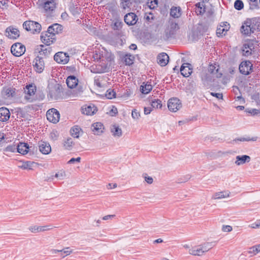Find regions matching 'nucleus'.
Returning a JSON list of instances; mask_svg holds the SVG:
<instances>
[{"instance_id":"47","label":"nucleus","mask_w":260,"mask_h":260,"mask_svg":"<svg viewBox=\"0 0 260 260\" xmlns=\"http://www.w3.org/2000/svg\"><path fill=\"white\" fill-rule=\"evenodd\" d=\"M17 145H10L5 148L4 151L5 152H17Z\"/></svg>"},{"instance_id":"14","label":"nucleus","mask_w":260,"mask_h":260,"mask_svg":"<svg viewBox=\"0 0 260 260\" xmlns=\"http://www.w3.org/2000/svg\"><path fill=\"white\" fill-rule=\"evenodd\" d=\"M54 59L58 63L65 64L69 61V56L66 53L59 52L54 55Z\"/></svg>"},{"instance_id":"15","label":"nucleus","mask_w":260,"mask_h":260,"mask_svg":"<svg viewBox=\"0 0 260 260\" xmlns=\"http://www.w3.org/2000/svg\"><path fill=\"white\" fill-rule=\"evenodd\" d=\"M33 63L35 70L38 73H42L45 67V63L43 58L41 56H37L34 60Z\"/></svg>"},{"instance_id":"39","label":"nucleus","mask_w":260,"mask_h":260,"mask_svg":"<svg viewBox=\"0 0 260 260\" xmlns=\"http://www.w3.org/2000/svg\"><path fill=\"white\" fill-rule=\"evenodd\" d=\"M135 57L131 54H126L123 57V60L126 65H131L133 63Z\"/></svg>"},{"instance_id":"5","label":"nucleus","mask_w":260,"mask_h":260,"mask_svg":"<svg viewBox=\"0 0 260 260\" xmlns=\"http://www.w3.org/2000/svg\"><path fill=\"white\" fill-rule=\"evenodd\" d=\"M23 28L32 34H39L41 30V25L36 21H26L23 23Z\"/></svg>"},{"instance_id":"52","label":"nucleus","mask_w":260,"mask_h":260,"mask_svg":"<svg viewBox=\"0 0 260 260\" xmlns=\"http://www.w3.org/2000/svg\"><path fill=\"white\" fill-rule=\"evenodd\" d=\"M247 112L251 114L252 115H260V110L256 109H252L247 111Z\"/></svg>"},{"instance_id":"23","label":"nucleus","mask_w":260,"mask_h":260,"mask_svg":"<svg viewBox=\"0 0 260 260\" xmlns=\"http://www.w3.org/2000/svg\"><path fill=\"white\" fill-rule=\"evenodd\" d=\"M219 66L216 63L211 64L209 66L208 71L210 74L212 75L215 78H220L222 74L219 73Z\"/></svg>"},{"instance_id":"20","label":"nucleus","mask_w":260,"mask_h":260,"mask_svg":"<svg viewBox=\"0 0 260 260\" xmlns=\"http://www.w3.org/2000/svg\"><path fill=\"white\" fill-rule=\"evenodd\" d=\"M53 226L51 225H47L44 226H31L29 228V231L34 233L42 232L52 230Z\"/></svg>"},{"instance_id":"35","label":"nucleus","mask_w":260,"mask_h":260,"mask_svg":"<svg viewBox=\"0 0 260 260\" xmlns=\"http://www.w3.org/2000/svg\"><path fill=\"white\" fill-rule=\"evenodd\" d=\"M230 192L229 191H223L216 192L213 196V198L214 199H221L226 198L230 197Z\"/></svg>"},{"instance_id":"57","label":"nucleus","mask_w":260,"mask_h":260,"mask_svg":"<svg viewBox=\"0 0 260 260\" xmlns=\"http://www.w3.org/2000/svg\"><path fill=\"white\" fill-rule=\"evenodd\" d=\"M237 140L240 141H256V138H252L250 139L249 138H241L235 140V141H237Z\"/></svg>"},{"instance_id":"33","label":"nucleus","mask_w":260,"mask_h":260,"mask_svg":"<svg viewBox=\"0 0 260 260\" xmlns=\"http://www.w3.org/2000/svg\"><path fill=\"white\" fill-rule=\"evenodd\" d=\"M112 135L115 137H120L122 135L121 129L116 125H112L110 128Z\"/></svg>"},{"instance_id":"12","label":"nucleus","mask_w":260,"mask_h":260,"mask_svg":"<svg viewBox=\"0 0 260 260\" xmlns=\"http://www.w3.org/2000/svg\"><path fill=\"white\" fill-rule=\"evenodd\" d=\"M252 64L249 61H242L239 66V71L243 75H247L252 71Z\"/></svg>"},{"instance_id":"3","label":"nucleus","mask_w":260,"mask_h":260,"mask_svg":"<svg viewBox=\"0 0 260 260\" xmlns=\"http://www.w3.org/2000/svg\"><path fill=\"white\" fill-rule=\"evenodd\" d=\"M215 246L213 242H206L203 244L192 247L189 250V253L194 256H202Z\"/></svg>"},{"instance_id":"9","label":"nucleus","mask_w":260,"mask_h":260,"mask_svg":"<svg viewBox=\"0 0 260 260\" xmlns=\"http://www.w3.org/2000/svg\"><path fill=\"white\" fill-rule=\"evenodd\" d=\"M11 53L15 56H20L25 51V47L21 43H17L13 44L11 48Z\"/></svg>"},{"instance_id":"38","label":"nucleus","mask_w":260,"mask_h":260,"mask_svg":"<svg viewBox=\"0 0 260 260\" xmlns=\"http://www.w3.org/2000/svg\"><path fill=\"white\" fill-rule=\"evenodd\" d=\"M81 131L80 127L77 125L73 126L71 129V135L75 138L79 137L80 133Z\"/></svg>"},{"instance_id":"46","label":"nucleus","mask_w":260,"mask_h":260,"mask_svg":"<svg viewBox=\"0 0 260 260\" xmlns=\"http://www.w3.org/2000/svg\"><path fill=\"white\" fill-rule=\"evenodd\" d=\"M66 176V172L63 170H60L56 173L54 176L55 178H58L59 180L63 179Z\"/></svg>"},{"instance_id":"27","label":"nucleus","mask_w":260,"mask_h":260,"mask_svg":"<svg viewBox=\"0 0 260 260\" xmlns=\"http://www.w3.org/2000/svg\"><path fill=\"white\" fill-rule=\"evenodd\" d=\"M51 34L54 35L55 36L56 34L60 32L62 30V26L58 23H54L49 26L47 29Z\"/></svg>"},{"instance_id":"10","label":"nucleus","mask_w":260,"mask_h":260,"mask_svg":"<svg viewBox=\"0 0 260 260\" xmlns=\"http://www.w3.org/2000/svg\"><path fill=\"white\" fill-rule=\"evenodd\" d=\"M41 39L42 42L46 46H50L55 41V36L51 32H49L47 30V31L42 33Z\"/></svg>"},{"instance_id":"45","label":"nucleus","mask_w":260,"mask_h":260,"mask_svg":"<svg viewBox=\"0 0 260 260\" xmlns=\"http://www.w3.org/2000/svg\"><path fill=\"white\" fill-rule=\"evenodd\" d=\"M151 106L152 108H161L162 107L161 101L159 99L152 100Z\"/></svg>"},{"instance_id":"58","label":"nucleus","mask_w":260,"mask_h":260,"mask_svg":"<svg viewBox=\"0 0 260 260\" xmlns=\"http://www.w3.org/2000/svg\"><path fill=\"white\" fill-rule=\"evenodd\" d=\"M81 160V158L78 157L77 158H72L70 160L68 161V164H74L75 162H80Z\"/></svg>"},{"instance_id":"48","label":"nucleus","mask_w":260,"mask_h":260,"mask_svg":"<svg viewBox=\"0 0 260 260\" xmlns=\"http://www.w3.org/2000/svg\"><path fill=\"white\" fill-rule=\"evenodd\" d=\"M244 4L242 1L236 0L234 3V7L236 10H241L243 8Z\"/></svg>"},{"instance_id":"25","label":"nucleus","mask_w":260,"mask_h":260,"mask_svg":"<svg viewBox=\"0 0 260 260\" xmlns=\"http://www.w3.org/2000/svg\"><path fill=\"white\" fill-rule=\"evenodd\" d=\"M10 117V112L9 109L6 107L0 108V121L5 122L8 121Z\"/></svg>"},{"instance_id":"13","label":"nucleus","mask_w":260,"mask_h":260,"mask_svg":"<svg viewBox=\"0 0 260 260\" xmlns=\"http://www.w3.org/2000/svg\"><path fill=\"white\" fill-rule=\"evenodd\" d=\"M36 91V87L33 84H29L27 85L24 89V92L25 95L24 99L28 102H31L32 101V99L31 96L34 95Z\"/></svg>"},{"instance_id":"26","label":"nucleus","mask_w":260,"mask_h":260,"mask_svg":"<svg viewBox=\"0 0 260 260\" xmlns=\"http://www.w3.org/2000/svg\"><path fill=\"white\" fill-rule=\"evenodd\" d=\"M2 94L5 99L12 98L15 94V89L11 87L4 88Z\"/></svg>"},{"instance_id":"7","label":"nucleus","mask_w":260,"mask_h":260,"mask_svg":"<svg viewBox=\"0 0 260 260\" xmlns=\"http://www.w3.org/2000/svg\"><path fill=\"white\" fill-rule=\"evenodd\" d=\"M254 49V45L252 41H248L244 43L242 47L241 52L243 55L249 56L252 54Z\"/></svg>"},{"instance_id":"53","label":"nucleus","mask_w":260,"mask_h":260,"mask_svg":"<svg viewBox=\"0 0 260 260\" xmlns=\"http://www.w3.org/2000/svg\"><path fill=\"white\" fill-rule=\"evenodd\" d=\"M249 227L252 229H257L260 227V219L257 220L254 223L249 225Z\"/></svg>"},{"instance_id":"34","label":"nucleus","mask_w":260,"mask_h":260,"mask_svg":"<svg viewBox=\"0 0 260 260\" xmlns=\"http://www.w3.org/2000/svg\"><path fill=\"white\" fill-rule=\"evenodd\" d=\"M123 23L121 20L114 19L111 23V26L114 30H120L122 27Z\"/></svg>"},{"instance_id":"40","label":"nucleus","mask_w":260,"mask_h":260,"mask_svg":"<svg viewBox=\"0 0 260 260\" xmlns=\"http://www.w3.org/2000/svg\"><path fill=\"white\" fill-rule=\"evenodd\" d=\"M170 15L174 18H178L181 14L180 12V8L176 7H173L171 9Z\"/></svg>"},{"instance_id":"11","label":"nucleus","mask_w":260,"mask_h":260,"mask_svg":"<svg viewBox=\"0 0 260 260\" xmlns=\"http://www.w3.org/2000/svg\"><path fill=\"white\" fill-rule=\"evenodd\" d=\"M46 117L49 121L56 123L59 121L60 114L56 109L52 108L47 111Z\"/></svg>"},{"instance_id":"30","label":"nucleus","mask_w":260,"mask_h":260,"mask_svg":"<svg viewBox=\"0 0 260 260\" xmlns=\"http://www.w3.org/2000/svg\"><path fill=\"white\" fill-rule=\"evenodd\" d=\"M188 63L183 64L180 68L181 75L185 77H188L191 73V69L188 67Z\"/></svg>"},{"instance_id":"28","label":"nucleus","mask_w":260,"mask_h":260,"mask_svg":"<svg viewBox=\"0 0 260 260\" xmlns=\"http://www.w3.org/2000/svg\"><path fill=\"white\" fill-rule=\"evenodd\" d=\"M214 78L215 77L212 75L206 73H203L201 75L202 81L205 86H208L212 81Z\"/></svg>"},{"instance_id":"49","label":"nucleus","mask_w":260,"mask_h":260,"mask_svg":"<svg viewBox=\"0 0 260 260\" xmlns=\"http://www.w3.org/2000/svg\"><path fill=\"white\" fill-rule=\"evenodd\" d=\"M140 112L136 109H134L132 111V117L135 120H138L140 117Z\"/></svg>"},{"instance_id":"24","label":"nucleus","mask_w":260,"mask_h":260,"mask_svg":"<svg viewBox=\"0 0 260 260\" xmlns=\"http://www.w3.org/2000/svg\"><path fill=\"white\" fill-rule=\"evenodd\" d=\"M169 57L166 53H161L157 57L158 63L161 67L166 66L169 62Z\"/></svg>"},{"instance_id":"31","label":"nucleus","mask_w":260,"mask_h":260,"mask_svg":"<svg viewBox=\"0 0 260 260\" xmlns=\"http://www.w3.org/2000/svg\"><path fill=\"white\" fill-rule=\"evenodd\" d=\"M29 147L27 143H20L17 145V152L22 154H26L28 152Z\"/></svg>"},{"instance_id":"59","label":"nucleus","mask_w":260,"mask_h":260,"mask_svg":"<svg viewBox=\"0 0 260 260\" xmlns=\"http://www.w3.org/2000/svg\"><path fill=\"white\" fill-rule=\"evenodd\" d=\"M211 94L213 96H215L216 97V98L218 99H222V97H223V95H222V93H214V92H211Z\"/></svg>"},{"instance_id":"61","label":"nucleus","mask_w":260,"mask_h":260,"mask_svg":"<svg viewBox=\"0 0 260 260\" xmlns=\"http://www.w3.org/2000/svg\"><path fill=\"white\" fill-rule=\"evenodd\" d=\"M115 215H108L106 216H105L103 217V219L105 220H108L109 219H111L113 217H114Z\"/></svg>"},{"instance_id":"42","label":"nucleus","mask_w":260,"mask_h":260,"mask_svg":"<svg viewBox=\"0 0 260 260\" xmlns=\"http://www.w3.org/2000/svg\"><path fill=\"white\" fill-rule=\"evenodd\" d=\"M152 85L148 83L141 86V90L142 93L143 94L148 93L152 90Z\"/></svg>"},{"instance_id":"17","label":"nucleus","mask_w":260,"mask_h":260,"mask_svg":"<svg viewBox=\"0 0 260 260\" xmlns=\"http://www.w3.org/2000/svg\"><path fill=\"white\" fill-rule=\"evenodd\" d=\"M5 35L10 39H16L19 37V31L12 26L8 27L5 31Z\"/></svg>"},{"instance_id":"63","label":"nucleus","mask_w":260,"mask_h":260,"mask_svg":"<svg viewBox=\"0 0 260 260\" xmlns=\"http://www.w3.org/2000/svg\"><path fill=\"white\" fill-rule=\"evenodd\" d=\"M117 187L116 183H109L108 185V188L109 189L115 188Z\"/></svg>"},{"instance_id":"41","label":"nucleus","mask_w":260,"mask_h":260,"mask_svg":"<svg viewBox=\"0 0 260 260\" xmlns=\"http://www.w3.org/2000/svg\"><path fill=\"white\" fill-rule=\"evenodd\" d=\"M228 27L225 25V27L220 25L216 30V34L218 36L225 35L228 30Z\"/></svg>"},{"instance_id":"19","label":"nucleus","mask_w":260,"mask_h":260,"mask_svg":"<svg viewBox=\"0 0 260 260\" xmlns=\"http://www.w3.org/2000/svg\"><path fill=\"white\" fill-rule=\"evenodd\" d=\"M91 129L93 134L100 135L104 132L105 127L101 122H95L91 125Z\"/></svg>"},{"instance_id":"64","label":"nucleus","mask_w":260,"mask_h":260,"mask_svg":"<svg viewBox=\"0 0 260 260\" xmlns=\"http://www.w3.org/2000/svg\"><path fill=\"white\" fill-rule=\"evenodd\" d=\"M233 91L236 95H238V92H239V89L237 86H233Z\"/></svg>"},{"instance_id":"22","label":"nucleus","mask_w":260,"mask_h":260,"mask_svg":"<svg viewBox=\"0 0 260 260\" xmlns=\"http://www.w3.org/2000/svg\"><path fill=\"white\" fill-rule=\"evenodd\" d=\"M40 151L44 154H48L50 153L51 148L50 144L46 142L41 141L38 143Z\"/></svg>"},{"instance_id":"60","label":"nucleus","mask_w":260,"mask_h":260,"mask_svg":"<svg viewBox=\"0 0 260 260\" xmlns=\"http://www.w3.org/2000/svg\"><path fill=\"white\" fill-rule=\"evenodd\" d=\"M152 108L151 107V106L145 107L144 108V114L145 115H148L150 113V112L152 111Z\"/></svg>"},{"instance_id":"8","label":"nucleus","mask_w":260,"mask_h":260,"mask_svg":"<svg viewBox=\"0 0 260 260\" xmlns=\"http://www.w3.org/2000/svg\"><path fill=\"white\" fill-rule=\"evenodd\" d=\"M182 106L180 101L176 98L170 99L168 102V107L170 111L176 112L181 108Z\"/></svg>"},{"instance_id":"29","label":"nucleus","mask_w":260,"mask_h":260,"mask_svg":"<svg viewBox=\"0 0 260 260\" xmlns=\"http://www.w3.org/2000/svg\"><path fill=\"white\" fill-rule=\"evenodd\" d=\"M78 82V80L74 76H69L66 80V83L68 86L70 88L75 87Z\"/></svg>"},{"instance_id":"62","label":"nucleus","mask_w":260,"mask_h":260,"mask_svg":"<svg viewBox=\"0 0 260 260\" xmlns=\"http://www.w3.org/2000/svg\"><path fill=\"white\" fill-rule=\"evenodd\" d=\"M237 100L240 101V103H244L245 100L242 97L241 95H238L236 98Z\"/></svg>"},{"instance_id":"1","label":"nucleus","mask_w":260,"mask_h":260,"mask_svg":"<svg viewBox=\"0 0 260 260\" xmlns=\"http://www.w3.org/2000/svg\"><path fill=\"white\" fill-rule=\"evenodd\" d=\"M93 58L94 60H100V63L96 66V71L95 72L98 73L106 72L108 70L110 62L114 59V56L111 53L107 52L101 53L100 51H95L93 53Z\"/></svg>"},{"instance_id":"18","label":"nucleus","mask_w":260,"mask_h":260,"mask_svg":"<svg viewBox=\"0 0 260 260\" xmlns=\"http://www.w3.org/2000/svg\"><path fill=\"white\" fill-rule=\"evenodd\" d=\"M124 20L127 25H133L137 23L138 17L135 13H129L125 15Z\"/></svg>"},{"instance_id":"56","label":"nucleus","mask_w":260,"mask_h":260,"mask_svg":"<svg viewBox=\"0 0 260 260\" xmlns=\"http://www.w3.org/2000/svg\"><path fill=\"white\" fill-rule=\"evenodd\" d=\"M232 227L228 225H223L222 227V230L224 232H230L232 231Z\"/></svg>"},{"instance_id":"36","label":"nucleus","mask_w":260,"mask_h":260,"mask_svg":"<svg viewBox=\"0 0 260 260\" xmlns=\"http://www.w3.org/2000/svg\"><path fill=\"white\" fill-rule=\"evenodd\" d=\"M41 49L39 51L40 55L47 56L50 54L52 49L49 46H45L44 45H41Z\"/></svg>"},{"instance_id":"32","label":"nucleus","mask_w":260,"mask_h":260,"mask_svg":"<svg viewBox=\"0 0 260 260\" xmlns=\"http://www.w3.org/2000/svg\"><path fill=\"white\" fill-rule=\"evenodd\" d=\"M62 144L64 149L70 150L73 148L75 145V143L72 138L69 137L63 140Z\"/></svg>"},{"instance_id":"51","label":"nucleus","mask_w":260,"mask_h":260,"mask_svg":"<svg viewBox=\"0 0 260 260\" xmlns=\"http://www.w3.org/2000/svg\"><path fill=\"white\" fill-rule=\"evenodd\" d=\"M33 164V162L26 161L23 164L22 168L24 169H31Z\"/></svg>"},{"instance_id":"44","label":"nucleus","mask_w":260,"mask_h":260,"mask_svg":"<svg viewBox=\"0 0 260 260\" xmlns=\"http://www.w3.org/2000/svg\"><path fill=\"white\" fill-rule=\"evenodd\" d=\"M260 252V244L256 245L249 248L248 253L252 254L253 255H256L257 253Z\"/></svg>"},{"instance_id":"21","label":"nucleus","mask_w":260,"mask_h":260,"mask_svg":"<svg viewBox=\"0 0 260 260\" xmlns=\"http://www.w3.org/2000/svg\"><path fill=\"white\" fill-rule=\"evenodd\" d=\"M251 160V157L249 155H237L236 157L235 164L237 166L243 165L246 162H249Z\"/></svg>"},{"instance_id":"50","label":"nucleus","mask_w":260,"mask_h":260,"mask_svg":"<svg viewBox=\"0 0 260 260\" xmlns=\"http://www.w3.org/2000/svg\"><path fill=\"white\" fill-rule=\"evenodd\" d=\"M106 96L108 99H112L115 98L116 93L113 89H109L107 91Z\"/></svg>"},{"instance_id":"6","label":"nucleus","mask_w":260,"mask_h":260,"mask_svg":"<svg viewBox=\"0 0 260 260\" xmlns=\"http://www.w3.org/2000/svg\"><path fill=\"white\" fill-rule=\"evenodd\" d=\"M179 29L178 24L174 21L170 22L169 25L166 28L165 30V39H169L170 38L173 36L176 31Z\"/></svg>"},{"instance_id":"4","label":"nucleus","mask_w":260,"mask_h":260,"mask_svg":"<svg viewBox=\"0 0 260 260\" xmlns=\"http://www.w3.org/2000/svg\"><path fill=\"white\" fill-rule=\"evenodd\" d=\"M58 4V0H42L40 7L48 16H52Z\"/></svg>"},{"instance_id":"55","label":"nucleus","mask_w":260,"mask_h":260,"mask_svg":"<svg viewBox=\"0 0 260 260\" xmlns=\"http://www.w3.org/2000/svg\"><path fill=\"white\" fill-rule=\"evenodd\" d=\"M144 177L145 178V181L147 183H148L149 184H152L153 183V179L151 177L148 176L146 174H145L144 175Z\"/></svg>"},{"instance_id":"2","label":"nucleus","mask_w":260,"mask_h":260,"mask_svg":"<svg viewBox=\"0 0 260 260\" xmlns=\"http://www.w3.org/2000/svg\"><path fill=\"white\" fill-rule=\"evenodd\" d=\"M260 27V22L254 18L247 19L243 23L241 27V32L245 36H250L256 30H258Z\"/></svg>"},{"instance_id":"37","label":"nucleus","mask_w":260,"mask_h":260,"mask_svg":"<svg viewBox=\"0 0 260 260\" xmlns=\"http://www.w3.org/2000/svg\"><path fill=\"white\" fill-rule=\"evenodd\" d=\"M232 153V151H217L213 152L212 155L215 158H219L225 157L229 154H231Z\"/></svg>"},{"instance_id":"16","label":"nucleus","mask_w":260,"mask_h":260,"mask_svg":"<svg viewBox=\"0 0 260 260\" xmlns=\"http://www.w3.org/2000/svg\"><path fill=\"white\" fill-rule=\"evenodd\" d=\"M97 111V108L92 104L85 105L82 108V113L87 115H93Z\"/></svg>"},{"instance_id":"54","label":"nucleus","mask_w":260,"mask_h":260,"mask_svg":"<svg viewBox=\"0 0 260 260\" xmlns=\"http://www.w3.org/2000/svg\"><path fill=\"white\" fill-rule=\"evenodd\" d=\"M148 4H149V7L151 9L154 8L157 5V0H149Z\"/></svg>"},{"instance_id":"43","label":"nucleus","mask_w":260,"mask_h":260,"mask_svg":"<svg viewBox=\"0 0 260 260\" xmlns=\"http://www.w3.org/2000/svg\"><path fill=\"white\" fill-rule=\"evenodd\" d=\"M60 250V256L63 258L70 255L73 252V250L69 247H66Z\"/></svg>"}]
</instances>
